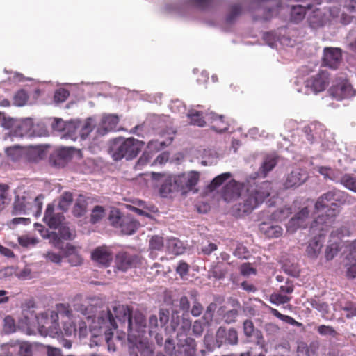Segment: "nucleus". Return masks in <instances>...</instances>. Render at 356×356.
I'll return each instance as SVG.
<instances>
[{"label": "nucleus", "mask_w": 356, "mask_h": 356, "mask_svg": "<svg viewBox=\"0 0 356 356\" xmlns=\"http://www.w3.org/2000/svg\"><path fill=\"white\" fill-rule=\"evenodd\" d=\"M24 307H26L27 313H24V325L28 327V334H33L35 329L38 330L42 335L47 334V329H53L52 332L58 334L60 330L58 313L66 316H70L72 313L68 305L58 304L56 305V311H47L37 315L33 310L31 311V309L35 307V303L33 298L26 301L24 305Z\"/></svg>", "instance_id": "obj_1"}, {"label": "nucleus", "mask_w": 356, "mask_h": 356, "mask_svg": "<svg viewBox=\"0 0 356 356\" xmlns=\"http://www.w3.org/2000/svg\"><path fill=\"white\" fill-rule=\"evenodd\" d=\"M339 211L336 208L327 209L325 213L318 214L312 221L310 227L311 234L315 235L309 242L307 247V254L309 257L316 259L321 252L323 241L322 237L325 235L336 222Z\"/></svg>", "instance_id": "obj_2"}, {"label": "nucleus", "mask_w": 356, "mask_h": 356, "mask_svg": "<svg viewBox=\"0 0 356 356\" xmlns=\"http://www.w3.org/2000/svg\"><path fill=\"white\" fill-rule=\"evenodd\" d=\"M272 189V184L268 181L257 185L254 188L248 189L243 197V202L232 207L233 215L236 217H242L250 214L270 196Z\"/></svg>", "instance_id": "obj_3"}, {"label": "nucleus", "mask_w": 356, "mask_h": 356, "mask_svg": "<svg viewBox=\"0 0 356 356\" xmlns=\"http://www.w3.org/2000/svg\"><path fill=\"white\" fill-rule=\"evenodd\" d=\"M99 319L110 330L118 327L115 319L121 323H127L129 329L133 328L132 310L128 306L115 304L112 310L108 309L106 313L102 314Z\"/></svg>", "instance_id": "obj_4"}, {"label": "nucleus", "mask_w": 356, "mask_h": 356, "mask_svg": "<svg viewBox=\"0 0 356 356\" xmlns=\"http://www.w3.org/2000/svg\"><path fill=\"white\" fill-rule=\"evenodd\" d=\"M348 194L346 192L337 189H332L322 194L316 202L314 207L317 212H321L327 207L329 202H332L331 207L320 214L325 213L327 209L330 208H336L339 211L337 203L343 204L348 201Z\"/></svg>", "instance_id": "obj_5"}, {"label": "nucleus", "mask_w": 356, "mask_h": 356, "mask_svg": "<svg viewBox=\"0 0 356 356\" xmlns=\"http://www.w3.org/2000/svg\"><path fill=\"white\" fill-rule=\"evenodd\" d=\"M144 144L143 141L129 138L117 147L113 153V158L115 161H120L123 158L131 160L139 154Z\"/></svg>", "instance_id": "obj_6"}, {"label": "nucleus", "mask_w": 356, "mask_h": 356, "mask_svg": "<svg viewBox=\"0 0 356 356\" xmlns=\"http://www.w3.org/2000/svg\"><path fill=\"white\" fill-rule=\"evenodd\" d=\"M267 1H248L247 12L250 13L254 20L268 21L274 15L277 14L280 6L276 8H269L266 5Z\"/></svg>", "instance_id": "obj_7"}, {"label": "nucleus", "mask_w": 356, "mask_h": 356, "mask_svg": "<svg viewBox=\"0 0 356 356\" xmlns=\"http://www.w3.org/2000/svg\"><path fill=\"white\" fill-rule=\"evenodd\" d=\"M332 97L337 100L350 98L355 95L353 86L345 77H339L329 90Z\"/></svg>", "instance_id": "obj_8"}, {"label": "nucleus", "mask_w": 356, "mask_h": 356, "mask_svg": "<svg viewBox=\"0 0 356 356\" xmlns=\"http://www.w3.org/2000/svg\"><path fill=\"white\" fill-rule=\"evenodd\" d=\"M309 213L310 211L307 207H302L288 222L287 232L293 233L299 228H305L309 222Z\"/></svg>", "instance_id": "obj_9"}, {"label": "nucleus", "mask_w": 356, "mask_h": 356, "mask_svg": "<svg viewBox=\"0 0 356 356\" xmlns=\"http://www.w3.org/2000/svg\"><path fill=\"white\" fill-rule=\"evenodd\" d=\"M329 83L328 73L324 71L320 72L315 76L309 78L305 86L315 94L323 91Z\"/></svg>", "instance_id": "obj_10"}, {"label": "nucleus", "mask_w": 356, "mask_h": 356, "mask_svg": "<svg viewBox=\"0 0 356 356\" xmlns=\"http://www.w3.org/2000/svg\"><path fill=\"white\" fill-rule=\"evenodd\" d=\"M238 341V332L235 329L227 330L222 327L218 329L216 334V342L218 347L225 344L236 345Z\"/></svg>", "instance_id": "obj_11"}, {"label": "nucleus", "mask_w": 356, "mask_h": 356, "mask_svg": "<svg viewBox=\"0 0 356 356\" xmlns=\"http://www.w3.org/2000/svg\"><path fill=\"white\" fill-rule=\"evenodd\" d=\"M342 60V51L337 47H325L323 50V64L331 69H337Z\"/></svg>", "instance_id": "obj_12"}, {"label": "nucleus", "mask_w": 356, "mask_h": 356, "mask_svg": "<svg viewBox=\"0 0 356 356\" xmlns=\"http://www.w3.org/2000/svg\"><path fill=\"white\" fill-rule=\"evenodd\" d=\"M24 105L33 104L39 97L40 90L39 83L35 81L24 76Z\"/></svg>", "instance_id": "obj_13"}, {"label": "nucleus", "mask_w": 356, "mask_h": 356, "mask_svg": "<svg viewBox=\"0 0 356 356\" xmlns=\"http://www.w3.org/2000/svg\"><path fill=\"white\" fill-rule=\"evenodd\" d=\"M47 135V131L42 123L35 124L32 118L24 119V136L42 137Z\"/></svg>", "instance_id": "obj_14"}, {"label": "nucleus", "mask_w": 356, "mask_h": 356, "mask_svg": "<svg viewBox=\"0 0 356 356\" xmlns=\"http://www.w3.org/2000/svg\"><path fill=\"white\" fill-rule=\"evenodd\" d=\"M308 177L306 170L302 168H295L287 175L284 186L286 188L298 187L307 179Z\"/></svg>", "instance_id": "obj_15"}, {"label": "nucleus", "mask_w": 356, "mask_h": 356, "mask_svg": "<svg viewBox=\"0 0 356 356\" xmlns=\"http://www.w3.org/2000/svg\"><path fill=\"white\" fill-rule=\"evenodd\" d=\"M138 262V256L129 254L126 252H119L116 255L115 261L116 268L124 272L136 267Z\"/></svg>", "instance_id": "obj_16"}, {"label": "nucleus", "mask_w": 356, "mask_h": 356, "mask_svg": "<svg viewBox=\"0 0 356 356\" xmlns=\"http://www.w3.org/2000/svg\"><path fill=\"white\" fill-rule=\"evenodd\" d=\"M49 237L55 248L59 250H63L64 244L61 239L72 240L74 237V235L70 231L68 227L65 225H61L59 227L58 233L51 232Z\"/></svg>", "instance_id": "obj_17"}, {"label": "nucleus", "mask_w": 356, "mask_h": 356, "mask_svg": "<svg viewBox=\"0 0 356 356\" xmlns=\"http://www.w3.org/2000/svg\"><path fill=\"white\" fill-rule=\"evenodd\" d=\"M242 188V184L232 179L223 187L221 196L225 202H229L240 196Z\"/></svg>", "instance_id": "obj_18"}, {"label": "nucleus", "mask_w": 356, "mask_h": 356, "mask_svg": "<svg viewBox=\"0 0 356 356\" xmlns=\"http://www.w3.org/2000/svg\"><path fill=\"white\" fill-rule=\"evenodd\" d=\"M73 155L71 148L62 147L56 149L50 156V163L58 167H63L70 161Z\"/></svg>", "instance_id": "obj_19"}, {"label": "nucleus", "mask_w": 356, "mask_h": 356, "mask_svg": "<svg viewBox=\"0 0 356 356\" xmlns=\"http://www.w3.org/2000/svg\"><path fill=\"white\" fill-rule=\"evenodd\" d=\"M207 120L211 124V129L218 133H223L229 129V122L222 115L211 112L206 115Z\"/></svg>", "instance_id": "obj_20"}, {"label": "nucleus", "mask_w": 356, "mask_h": 356, "mask_svg": "<svg viewBox=\"0 0 356 356\" xmlns=\"http://www.w3.org/2000/svg\"><path fill=\"white\" fill-rule=\"evenodd\" d=\"M91 258L98 264L107 267L113 261V254L107 247L101 246L92 251Z\"/></svg>", "instance_id": "obj_21"}, {"label": "nucleus", "mask_w": 356, "mask_h": 356, "mask_svg": "<svg viewBox=\"0 0 356 356\" xmlns=\"http://www.w3.org/2000/svg\"><path fill=\"white\" fill-rule=\"evenodd\" d=\"M119 119L117 115H108L104 116L97 128V134L102 136L110 131H115Z\"/></svg>", "instance_id": "obj_22"}, {"label": "nucleus", "mask_w": 356, "mask_h": 356, "mask_svg": "<svg viewBox=\"0 0 356 356\" xmlns=\"http://www.w3.org/2000/svg\"><path fill=\"white\" fill-rule=\"evenodd\" d=\"M307 14V21L312 29H317L327 23L326 15L319 8H314L312 6V10Z\"/></svg>", "instance_id": "obj_23"}, {"label": "nucleus", "mask_w": 356, "mask_h": 356, "mask_svg": "<svg viewBox=\"0 0 356 356\" xmlns=\"http://www.w3.org/2000/svg\"><path fill=\"white\" fill-rule=\"evenodd\" d=\"M64 216L62 213H54V206L53 204H47L43 220L50 228H58L61 225Z\"/></svg>", "instance_id": "obj_24"}, {"label": "nucleus", "mask_w": 356, "mask_h": 356, "mask_svg": "<svg viewBox=\"0 0 356 356\" xmlns=\"http://www.w3.org/2000/svg\"><path fill=\"white\" fill-rule=\"evenodd\" d=\"M310 10H312L311 4L293 6L290 11V21L294 24L300 23L305 19V15Z\"/></svg>", "instance_id": "obj_25"}, {"label": "nucleus", "mask_w": 356, "mask_h": 356, "mask_svg": "<svg viewBox=\"0 0 356 356\" xmlns=\"http://www.w3.org/2000/svg\"><path fill=\"white\" fill-rule=\"evenodd\" d=\"M44 154V149L40 146H24V157L29 162H38L43 158Z\"/></svg>", "instance_id": "obj_26"}, {"label": "nucleus", "mask_w": 356, "mask_h": 356, "mask_svg": "<svg viewBox=\"0 0 356 356\" xmlns=\"http://www.w3.org/2000/svg\"><path fill=\"white\" fill-rule=\"evenodd\" d=\"M335 310H344L347 312L346 317L351 318L356 316V305L348 301L343 296L337 300L334 304Z\"/></svg>", "instance_id": "obj_27"}, {"label": "nucleus", "mask_w": 356, "mask_h": 356, "mask_svg": "<svg viewBox=\"0 0 356 356\" xmlns=\"http://www.w3.org/2000/svg\"><path fill=\"white\" fill-rule=\"evenodd\" d=\"M247 5L241 3H234L232 5L228 10L225 17V21L227 24L233 23L241 14L247 12Z\"/></svg>", "instance_id": "obj_28"}, {"label": "nucleus", "mask_w": 356, "mask_h": 356, "mask_svg": "<svg viewBox=\"0 0 356 356\" xmlns=\"http://www.w3.org/2000/svg\"><path fill=\"white\" fill-rule=\"evenodd\" d=\"M260 231L268 238H278L282 234L283 229L279 225H273L267 222H262L259 225Z\"/></svg>", "instance_id": "obj_29"}, {"label": "nucleus", "mask_w": 356, "mask_h": 356, "mask_svg": "<svg viewBox=\"0 0 356 356\" xmlns=\"http://www.w3.org/2000/svg\"><path fill=\"white\" fill-rule=\"evenodd\" d=\"M121 221L120 228L124 234H133L138 227V222L130 217L125 216Z\"/></svg>", "instance_id": "obj_30"}, {"label": "nucleus", "mask_w": 356, "mask_h": 356, "mask_svg": "<svg viewBox=\"0 0 356 356\" xmlns=\"http://www.w3.org/2000/svg\"><path fill=\"white\" fill-rule=\"evenodd\" d=\"M65 256L68 257V262L72 266H80L83 262L82 257L76 252L75 247L71 244L66 245Z\"/></svg>", "instance_id": "obj_31"}, {"label": "nucleus", "mask_w": 356, "mask_h": 356, "mask_svg": "<svg viewBox=\"0 0 356 356\" xmlns=\"http://www.w3.org/2000/svg\"><path fill=\"white\" fill-rule=\"evenodd\" d=\"M43 349L44 345L24 341V356H40Z\"/></svg>", "instance_id": "obj_32"}, {"label": "nucleus", "mask_w": 356, "mask_h": 356, "mask_svg": "<svg viewBox=\"0 0 356 356\" xmlns=\"http://www.w3.org/2000/svg\"><path fill=\"white\" fill-rule=\"evenodd\" d=\"M166 248L169 253L175 255L181 254L184 251L182 242L176 238H169L167 241Z\"/></svg>", "instance_id": "obj_33"}, {"label": "nucleus", "mask_w": 356, "mask_h": 356, "mask_svg": "<svg viewBox=\"0 0 356 356\" xmlns=\"http://www.w3.org/2000/svg\"><path fill=\"white\" fill-rule=\"evenodd\" d=\"M190 300L192 301V307L191 310V314L193 316L197 317L200 316L204 310V307L202 304L197 300V292L195 290H192L189 292Z\"/></svg>", "instance_id": "obj_34"}, {"label": "nucleus", "mask_w": 356, "mask_h": 356, "mask_svg": "<svg viewBox=\"0 0 356 356\" xmlns=\"http://www.w3.org/2000/svg\"><path fill=\"white\" fill-rule=\"evenodd\" d=\"M195 341L191 337H186L184 343L179 346L180 353H183V356H196L195 355Z\"/></svg>", "instance_id": "obj_35"}, {"label": "nucleus", "mask_w": 356, "mask_h": 356, "mask_svg": "<svg viewBox=\"0 0 356 356\" xmlns=\"http://www.w3.org/2000/svg\"><path fill=\"white\" fill-rule=\"evenodd\" d=\"M181 179L185 188L188 190H192L200 180V173L197 171H191L187 175H182Z\"/></svg>", "instance_id": "obj_36"}, {"label": "nucleus", "mask_w": 356, "mask_h": 356, "mask_svg": "<svg viewBox=\"0 0 356 356\" xmlns=\"http://www.w3.org/2000/svg\"><path fill=\"white\" fill-rule=\"evenodd\" d=\"M277 161L273 157H266L257 172L258 176L265 177L276 165Z\"/></svg>", "instance_id": "obj_37"}, {"label": "nucleus", "mask_w": 356, "mask_h": 356, "mask_svg": "<svg viewBox=\"0 0 356 356\" xmlns=\"http://www.w3.org/2000/svg\"><path fill=\"white\" fill-rule=\"evenodd\" d=\"M171 326L174 331H177V336L181 341L182 340V337H186V332L189 331L191 327V322L183 321L182 325L179 327V323L178 322H175L172 319Z\"/></svg>", "instance_id": "obj_38"}, {"label": "nucleus", "mask_w": 356, "mask_h": 356, "mask_svg": "<svg viewBox=\"0 0 356 356\" xmlns=\"http://www.w3.org/2000/svg\"><path fill=\"white\" fill-rule=\"evenodd\" d=\"M7 156L13 161L20 160L22 157V146L20 145H14L5 149Z\"/></svg>", "instance_id": "obj_39"}, {"label": "nucleus", "mask_w": 356, "mask_h": 356, "mask_svg": "<svg viewBox=\"0 0 356 356\" xmlns=\"http://www.w3.org/2000/svg\"><path fill=\"white\" fill-rule=\"evenodd\" d=\"M133 318V328L127 330L129 332H131L133 330H136L137 332H140L143 328L146 327V320L145 316L140 313H136L134 315H132Z\"/></svg>", "instance_id": "obj_40"}, {"label": "nucleus", "mask_w": 356, "mask_h": 356, "mask_svg": "<svg viewBox=\"0 0 356 356\" xmlns=\"http://www.w3.org/2000/svg\"><path fill=\"white\" fill-rule=\"evenodd\" d=\"M80 128V124L74 121L67 122V127L65 128L64 136L71 138L72 140H76L78 136L79 129Z\"/></svg>", "instance_id": "obj_41"}, {"label": "nucleus", "mask_w": 356, "mask_h": 356, "mask_svg": "<svg viewBox=\"0 0 356 356\" xmlns=\"http://www.w3.org/2000/svg\"><path fill=\"white\" fill-rule=\"evenodd\" d=\"M230 172H224L216 177L208 186L210 191H215L225 181L231 177Z\"/></svg>", "instance_id": "obj_42"}, {"label": "nucleus", "mask_w": 356, "mask_h": 356, "mask_svg": "<svg viewBox=\"0 0 356 356\" xmlns=\"http://www.w3.org/2000/svg\"><path fill=\"white\" fill-rule=\"evenodd\" d=\"M292 299L291 296L284 295L282 293H273L269 297V301L274 305H283L290 302Z\"/></svg>", "instance_id": "obj_43"}, {"label": "nucleus", "mask_w": 356, "mask_h": 356, "mask_svg": "<svg viewBox=\"0 0 356 356\" xmlns=\"http://www.w3.org/2000/svg\"><path fill=\"white\" fill-rule=\"evenodd\" d=\"M341 247L339 242H333L327 245L325 251V259L329 261L334 259V257L340 251Z\"/></svg>", "instance_id": "obj_44"}, {"label": "nucleus", "mask_w": 356, "mask_h": 356, "mask_svg": "<svg viewBox=\"0 0 356 356\" xmlns=\"http://www.w3.org/2000/svg\"><path fill=\"white\" fill-rule=\"evenodd\" d=\"M95 125L91 118H88L79 129V134L82 140H85L93 130Z\"/></svg>", "instance_id": "obj_45"}, {"label": "nucleus", "mask_w": 356, "mask_h": 356, "mask_svg": "<svg viewBox=\"0 0 356 356\" xmlns=\"http://www.w3.org/2000/svg\"><path fill=\"white\" fill-rule=\"evenodd\" d=\"M188 117L189 118L192 124L197 125L198 127H204L206 124L202 112L191 111L188 113Z\"/></svg>", "instance_id": "obj_46"}, {"label": "nucleus", "mask_w": 356, "mask_h": 356, "mask_svg": "<svg viewBox=\"0 0 356 356\" xmlns=\"http://www.w3.org/2000/svg\"><path fill=\"white\" fill-rule=\"evenodd\" d=\"M341 182L346 188L356 192L355 177L350 174H346L341 177Z\"/></svg>", "instance_id": "obj_47"}, {"label": "nucleus", "mask_w": 356, "mask_h": 356, "mask_svg": "<svg viewBox=\"0 0 356 356\" xmlns=\"http://www.w3.org/2000/svg\"><path fill=\"white\" fill-rule=\"evenodd\" d=\"M105 216V209L102 206H95L91 213L90 222L95 224Z\"/></svg>", "instance_id": "obj_48"}, {"label": "nucleus", "mask_w": 356, "mask_h": 356, "mask_svg": "<svg viewBox=\"0 0 356 356\" xmlns=\"http://www.w3.org/2000/svg\"><path fill=\"white\" fill-rule=\"evenodd\" d=\"M292 213V208L284 207L278 209L273 213V217L277 220L282 221L286 219Z\"/></svg>", "instance_id": "obj_49"}, {"label": "nucleus", "mask_w": 356, "mask_h": 356, "mask_svg": "<svg viewBox=\"0 0 356 356\" xmlns=\"http://www.w3.org/2000/svg\"><path fill=\"white\" fill-rule=\"evenodd\" d=\"M164 247L163 238L161 236H153L149 241V249L151 250L161 251Z\"/></svg>", "instance_id": "obj_50"}, {"label": "nucleus", "mask_w": 356, "mask_h": 356, "mask_svg": "<svg viewBox=\"0 0 356 356\" xmlns=\"http://www.w3.org/2000/svg\"><path fill=\"white\" fill-rule=\"evenodd\" d=\"M350 257L355 259V263L350 264L347 268V276L351 278L356 277V248H354L353 244L352 245L351 252Z\"/></svg>", "instance_id": "obj_51"}, {"label": "nucleus", "mask_w": 356, "mask_h": 356, "mask_svg": "<svg viewBox=\"0 0 356 356\" xmlns=\"http://www.w3.org/2000/svg\"><path fill=\"white\" fill-rule=\"evenodd\" d=\"M72 193L70 192H65L60 197L58 206L62 210H67L72 202Z\"/></svg>", "instance_id": "obj_52"}, {"label": "nucleus", "mask_w": 356, "mask_h": 356, "mask_svg": "<svg viewBox=\"0 0 356 356\" xmlns=\"http://www.w3.org/2000/svg\"><path fill=\"white\" fill-rule=\"evenodd\" d=\"M191 6L193 8H195L202 11H209L213 7V4L215 1H190Z\"/></svg>", "instance_id": "obj_53"}, {"label": "nucleus", "mask_w": 356, "mask_h": 356, "mask_svg": "<svg viewBox=\"0 0 356 356\" xmlns=\"http://www.w3.org/2000/svg\"><path fill=\"white\" fill-rule=\"evenodd\" d=\"M216 307L217 305L214 302H211L207 306L202 317L205 323L209 324L212 321Z\"/></svg>", "instance_id": "obj_54"}, {"label": "nucleus", "mask_w": 356, "mask_h": 356, "mask_svg": "<svg viewBox=\"0 0 356 356\" xmlns=\"http://www.w3.org/2000/svg\"><path fill=\"white\" fill-rule=\"evenodd\" d=\"M268 307L270 312L277 318L291 324H293L295 322V320L292 317L287 315H284L281 314L277 309L270 306H268Z\"/></svg>", "instance_id": "obj_55"}, {"label": "nucleus", "mask_w": 356, "mask_h": 356, "mask_svg": "<svg viewBox=\"0 0 356 356\" xmlns=\"http://www.w3.org/2000/svg\"><path fill=\"white\" fill-rule=\"evenodd\" d=\"M3 330L6 333L14 332L16 330L14 318L10 316H7L4 318Z\"/></svg>", "instance_id": "obj_56"}, {"label": "nucleus", "mask_w": 356, "mask_h": 356, "mask_svg": "<svg viewBox=\"0 0 356 356\" xmlns=\"http://www.w3.org/2000/svg\"><path fill=\"white\" fill-rule=\"evenodd\" d=\"M310 304L313 308L322 312H327L328 309V305L319 298L312 299Z\"/></svg>", "instance_id": "obj_57"}, {"label": "nucleus", "mask_w": 356, "mask_h": 356, "mask_svg": "<svg viewBox=\"0 0 356 356\" xmlns=\"http://www.w3.org/2000/svg\"><path fill=\"white\" fill-rule=\"evenodd\" d=\"M124 217L122 216L118 211H112L109 215V220L113 226L120 227L121 220Z\"/></svg>", "instance_id": "obj_58"}, {"label": "nucleus", "mask_w": 356, "mask_h": 356, "mask_svg": "<svg viewBox=\"0 0 356 356\" xmlns=\"http://www.w3.org/2000/svg\"><path fill=\"white\" fill-rule=\"evenodd\" d=\"M238 316V311L236 309H233L227 311L223 315V319L227 323H234Z\"/></svg>", "instance_id": "obj_59"}, {"label": "nucleus", "mask_w": 356, "mask_h": 356, "mask_svg": "<svg viewBox=\"0 0 356 356\" xmlns=\"http://www.w3.org/2000/svg\"><path fill=\"white\" fill-rule=\"evenodd\" d=\"M67 124V122H65L60 118H55L51 124V127L54 131L64 134Z\"/></svg>", "instance_id": "obj_60"}, {"label": "nucleus", "mask_w": 356, "mask_h": 356, "mask_svg": "<svg viewBox=\"0 0 356 356\" xmlns=\"http://www.w3.org/2000/svg\"><path fill=\"white\" fill-rule=\"evenodd\" d=\"M243 331L245 335L248 337L254 335L257 330H255L254 323L251 320L247 319L243 322Z\"/></svg>", "instance_id": "obj_61"}, {"label": "nucleus", "mask_w": 356, "mask_h": 356, "mask_svg": "<svg viewBox=\"0 0 356 356\" xmlns=\"http://www.w3.org/2000/svg\"><path fill=\"white\" fill-rule=\"evenodd\" d=\"M70 92L67 90L60 88L54 94V100L56 102H63L68 98Z\"/></svg>", "instance_id": "obj_62"}, {"label": "nucleus", "mask_w": 356, "mask_h": 356, "mask_svg": "<svg viewBox=\"0 0 356 356\" xmlns=\"http://www.w3.org/2000/svg\"><path fill=\"white\" fill-rule=\"evenodd\" d=\"M318 332L321 335H329L335 337L337 334L336 330L329 325H321L317 328Z\"/></svg>", "instance_id": "obj_63"}, {"label": "nucleus", "mask_w": 356, "mask_h": 356, "mask_svg": "<svg viewBox=\"0 0 356 356\" xmlns=\"http://www.w3.org/2000/svg\"><path fill=\"white\" fill-rule=\"evenodd\" d=\"M190 269V266L185 261H181L179 262L177 266L175 268L176 273L180 275L181 277H184L187 275Z\"/></svg>", "instance_id": "obj_64"}]
</instances>
